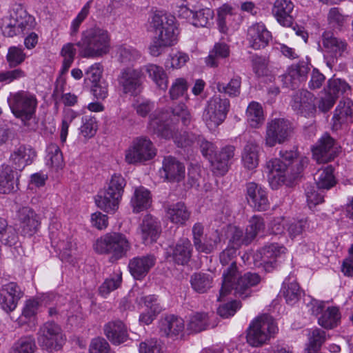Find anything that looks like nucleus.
Here are the masks:
<instances>
[{"label": "nucleus", "instance_id": "4c0bfd02", "mask_svg": "<svg viewBox=\"0 0 353 353\" xmlns=\"http://www.w3.org/2000/svg\"><path fill=\"white\" fill-rule=\"evenodd\" d=\"M163 168L168 180L180 181L185 176V166L173 157L164 159Z\"/></svg>", "mask_w": 353, "mask_h": 353}, {"label": "nucleus", "instance_id": "a18cd8bd", "mask_svg": "<svg viewBox=\"0 0 353 353\" xmlns=\"http://www.w3.org/2000/svg\"><path fill=\"white\" fill-rule=\"evenodd\" d=\"M325 90L327 91V93L337 99L342 95H348L351 92V87L343 79L332 78L328 81Z\"/></svg>", "mask_w": 353, "mask_h": 353}, {"label": "nucleus", "instance_id": "0e129e2a", "mask_svg": "<svg viewBox=\"0 0 353 353\" xmlns=\"http://www.w3.org/2000/svg\"><path fill=\"white\" fill-rule=\"evenodd\" d=\"M203 234V227L199 223H196L192 228V235L194 245L198 252H208L212 249V245L203 246L202 245V236Z\"/></svg>", "mask_w": 353, "mask_h": 353}, {"label": "nucleus", "instance_id": "603ef678", "mask_svg": "<svg viewBox=\"0 0 353 353\" xmlns=\"http://www.w3.org/2000/svg\"><path fill=\"white\" fill-rule=\"evenodd\" d=\"M64 83L57 82L53 91L52 97L55 101V104L61 101L66 106L74 105L77 102V97L70 92L63 94Z\"/></svg>", "mask_w": 353, "mask_h": 353}, {"label": "nucleus", "instance_id": "423d86ee", "mask_svg": "<svg viewBox=\"0 0 353 353\" xmlns=\"http://www.w3.org/2000/svg\"><path fill=\"white\" fill-rule=\"evenodd\" d=\"M35 25L34 19L20 5L14 8L10 16L2 19L1 28L3 34L13 37L31 31Z\"/></svg>", "mask_w": 353, "mask_h": 353}, {"label": "nucleus", "instance_id": "4d7b16f0", "mask_svg": "<svg viewBox=\"0 0 353 353\" xmlns=\"http://www.w3.org/2000/svg\"><path fill=\"white\" fill-rule=\"evenodd\" d=\"M26 55L21 48L11 46L8 50L6 61L10 68H16L26 59Z\"/></svg>", "mask_w": 353, "mask_h": 353}, {"label": "nucleus", "instance_id": "f3484780", "mask_svg": "<svg viewBox=\"0 0 353 353\" xmlns=\"http://www.w3.org/2000/svg\"><path fill=\"white\" fill-rule=\"evenodd\" d=\"M288 254V249L282 244L272 243L265 245L254 256L256 265H263L265 269L283 260Z\"/></svg>", "mask_w": 353, "mask_h": 353}, {"label": "nucleus", "instance_id": "774afa93", "mask_svg": "<svg viewBox=\"0 0 353 353\" xmlns=\"http://www.w3.org/2000/svg\"><path fill=\"white\" fill-rule=\"evenodd\" d=\"M90 353H114L110 349L109 343L103 338H95L92 340L90 347Z\"/></svg>", "mask_w": 353, "mask_h": 353}, {"label": "nucleus", "instance_id": "79ce46f5", "mask_svg": "<svg viewBox=\"0 0 353 353\" xmlns=\"http://www.w3.org/2000/svg\"><path fill=\"white\" fill-rule=\"evenodd\" d=\"M353 114V102L349 99L340 101L333 117L334 125L350 121Z\"/></svg>", "mask_w": 353, "mask_h": 353}, {"label": "nucleus", "instance_id": "4be33fe9", "mask_svg": "<svg viewBox=\"0 0 353 353\" xmlns=\"http://www.w3.org/2000/svg\"><path fill=\"white\" fill-rule=\"evenodd\" d=\"M21 232L23 236H31L35 234L40 226L39 215L29 207H23L17 211Z\"/></svg>", "mask_w": 353, "mask_h": 353}, {"label": "nucleus", "instance_id": "6e6552de", "mask_svg": "<svg viewBox=\"0 0 353 353\" xmlns=\"http://www.w3.org/2000/svg\"><path fill=\"white\" fill-rule=\"evenodd\" d=\"M278 330L274 319L268 314H263L256 318L250 323L247 334V341L253 347L261 346L274 337Z\"/></svg>", "mask_w": 353, "mask_h": 353}, {"label": "nucleus", "instance_id": "7c9ffc66", "mask_svg": "<svg viewBox=\"0 0 353 353\" xmlns=\"http://www.w3.org/2000/svg\"><path fill=\"white\" fill-rule=\"evenodd\" d=\"M234 146H226L223 148L219 155L216 156L215 159L211 161L212 170L215 174L223 175L228 172L231 163V159L234 154Z\"/></svg>", "mask_w": 353, "mask_h": 353}, {"label": "nucleus", "instance_id": "c756f323", "mask_svg": "<svg viewBox=\"0 0 353 353\" xmlns=\"http://www.w3.org/2000/svg\"><path fill=\"white\" fill-rule=\"evenodd\" d=\"M309 68L304 63L292 65L288 68L287 72L279 79L285 87H294L298 82L304 79L308 73Z\"/></svg>", "mask_w": 353, "mask_h": 353}, {"label": "nucleus", "instance_id": "69168bd1", "mask_svg": "<svg viewBox=\"0 0 353 353\" xmlns=\"http://www.w3.org/2000/svg\"><path fill=\"white\" fill-rule=\"evenodd\" d=\"M26 76V72L21 68L11 70L0 71V83L9 84Z\"/></svg>", "mask_w": 353, "mask_h": 353}, {"label": "nucleus", "instance_id": "a211bd4d", "mask_svg": "<svg viewBox=\"0 0 353 353\" xmlns=\"http://www.w3.org/2000/svg\"><path fill=\"white\" fill-rule=\"evenodd\" d=\"M272 39V34L261 22L252 24L248 28L247 41L248 46L254 50L265 48Z\"/></svg>", "mask_w": 353, "mask_h": 353}, {"label": "nucleus", "instance_id": "7ed1b4c3", "mask_svg": "<svg viewBox=\"0 0 353 353\" xmlns=\"http://www.w3.org/2000/svg\"><path fill=\"white\" fill-rule=\"evenodd\" d=\"M76 46L79 48V55L83 58L101 57L109 52L110 37L103 28H90L82 32Z\"/></svg>", "mask_w": 353, "mask_h": 353}, {"label": "nucleus", "instance_id": "052dcab7", "mask_svg": "<svg viewBox=\"0 0 353 353\" xmlns=\"http://www.w3.org/2000/svg\"><path fill=\"white\" fill-rule=\"evenodd\" d=\"M208 325V316L205 313H195L190 316L188 327L194 332L204 330Z\"/></svg>", "mask_w": 353, "mask_h": 353}, {"label": "nucleus", "instance_id": "6e6d98bb", "mask_svg": "<svg viewBox=\"0 0 353 353\" xmlns=\"http://www.w3.org/2000/svg\"><path fill=\"white\" fill-rule=\"evenodd\" d=\"M117 54L119 61L124 64H131L141 57L137 50L127 45L120 46L117 48Z\"/></svg>", "mask_w": 353, "mask_h": 353}, {"label": "nucleus", "instance_id": "72a5a7b5", "mask_svg": "<svg viewBox=\"0 0 353 353\" xmlns=\"http://www.w3.org/2000/svg\"><path fill=\"white\" fill-rule=\"evenodd\" d=\"M17 188V179L15 172L9 165L3 164L0 167V193L9 194Z\"/></svg>", "mask_w": 353, "mask_h": 353}, {"label": "nucleus", "instance_id": "6ab92c4d", "mask_svg": "<svg viewBox=\"0 0 353 353\" xmlns=\"http://www.w3.org/2000/svg\"><path fill=\"white\" fill-rule=\"evenodd\" d=\"M23 296L20 287L14 282L3 285L0 288V307L7 313L15 310Z\"/></svg>", "mask_w": 353, "mask_h": 353}, {"label": "nucleus", "instance_id": "c85d7f7f", "mask_svg": "<svg viewBox=\"0 0 353 353\" xmlns=\"http://www.w3.org/2000/svg\"><path fill=\"white\" fill-rule=\"evenodd\" d=\"M154 264L152 255L134 257L130 260L128 268L132 276L137 280H141L149 272Z\"/></svg>", "mask_w": 353, "mask_h": 353}, {"label": "nucleus", "instance_id": "5701e85b", "mask_svg": "<svg viewBox=\"0 0 353 353\" xmlns=\"http://www.w3.org/2000/svg\"><path fill=\"white\" fill-rule=\"evenodd\" d=\"M334 139L327 134H323L312 151L314 159L318 163H327L333 159L336 154Z\"/></svg>", "mask_w": 353, "mask_h": 353}, {"label": "nucleus", "instance_id": "13d9d810", "mask_svg": "<svg viewBox=\"0 0 353 353\" xmlns=\"http://www.w3.org/2000/svg\"><path fill=\"white\" fill-rule=\"evenodd\" d=\"M241 79L239 77H233L228 84L219 82L216 88L219 92L236 97L240 94Z\"/></svg>", "mask_w": 353, "mask_h": 353}, {"label": "nucleus", "instance_id": "e433bc0d", "mask_svg": "<svg viewBox=\"0 0 353 353\" xmlns=\"http://www.w3.org/2000/svg\"><path fill=\"white\" fill-rule=\"evenodd\" d=\"M230 46L223 42L216 43L210 50L208 55L205 58V63L208 67L216 68L219 66V60L226 59L230 56Z\"/></svg>", "mask_w": 353, "mask_h": 353}, {"label": "nucleus", "instance_id": "f704fd0d", "mask_svg": "<svg viewBox=\"0 0 353 353\" xmlns=\"http://www.w3.org/2000/svg\"><path fill=\"white\" fill-rule=\"evenodd\" d=\"M286 303L293 305L299 300L301 296V291L296 283V278L290 274L283 281L281 289Z\"/></svg>", "mask_w": 353, "mask_h": 353}, {"label": "nucleus", "instance_id": "680f3d73", "mask_svg": "<svg viewBox=\"0 0 353 353\" xmlns=\"http://www.w3.org/2000/svg\"><path fill=\"white\" fill-rule=\"evenodd\" d=\"M122 281L121 273H117L108 278L99 288V292L103 296L108 294L110 292L117 289Z\"/></svg>", "mask_w": 353, "mask_h": 353}, {"label": "nucleus", "instance_id": "cd10ccee", "mask_svg": "<svg viewBox=\"0 0 353 353\" xmlns=\"http://www.w3.org/2000/svg\"><path fill=\"white\" fill-rule=\"evenodd\" d=\"M35 157L36 152L32 148L20 145L11 152L9 161L15 170L21 171L26 166L33 162Z\"/></svg>", "mask_w": 353, "mask_h": 353}, {"label": "nucleus", "instance_id": "f8f14e48", "mask_svg": "<svg viewBox=\"0 0 353 353\" xmlns=\"http://www.w3.org/2000/svg\"><path fill=\"white\" fill-rule=\"evenodd\" d=\"M292 127V123L283 118H275L270 120L265 127L264 143L265 146L272 148L276 144H283L288 141Z\"/></svg>", "mask_w": 353, "mask_h": 353}, {"label": "nucleus", "instance_id": "e2e57ef3", "mask_svg": "<svg viewBox=\"0 0 353 353\" xmlns=\"http://www.w3.org/2000/svg\"><path fill=\"white\" fill-rule=\"evenodd\" d=\"M329 24L334 28L342 27L348 20V16L343 14L338 8H332L327 14Z\"/></svg>", "mask_w": 353, "mask_h": 353}, {"label": "nucleus", "instance_id": "37998d69", "mask_svg": "<svg viewBox=\"0 0 353 353\" xmlns=\"http://www.w3.org/2000/svg\"><path fill=\"white\" fill-rule=\"evenodd\" d=\"M315 180L319 189H330L336 183L334 168L332 166H327L319 170L316 174Z\"/></svg>", "mask_w": 353, "mask_h": 353}, {"label": "nucleus", "instance_id": "58836bf2", "mask_svg": "<svg viewBox=\"0 0 353 353\" xmlns=\"http://www.w3.org/2000/svg\"><path fill=\"white\" fill-rule=\"evenodd\" d=\"M192 245L187 238L180 239L173 250V259L181 265L186 264L192 255Z\"/></svg>", "mask_w": 353, "mask_h": 353}, {"label": "nucleus", "instance_id": "393cba45", "mask_svg": "<svg viewBox=\"0 0 353 353\" xmlns=\"http://www.w3.org/2000/svg\"><path fill=\"white\" fill-rule=\"evenodd\" d=\"M216 12L217 28L220 32L225 34L230 28H234L237 25L236 19L238 15L230 4H222L216 9Z\"/></svg>", "mask_w": 353, "mask_h": 353}, {"label": "nucleus", "instance_id": "bf43d9fd", "mask_svg": "<svg viewBox=\"0 0 353 353\" xmlns=\"http://www.w3.org/2000/svg\"><path fill=\"white\" fill-rule=\"evenodd\" d=\"M96 118L90 115H85L82 117V125L80 132L85 138H91L94 136L97 130Z\"/></svg>", "mask_w": 353, "mask_h": 353}, {"label": "nucleus", "instance_id": "864d4df0", "mask_svg": "<svg viewBox=\"0 0 353 353\" xmlns=\"http://www.w3.org/2000/svg\"><path fill=\"white\" fill-rule=\"evenodd\" d=\"M188 85L185 78L179 77L175 79L172 83L170 88V96L172 100H177L181 98L188 99Z\"/></svg>", "mask_w": 353, "mask_h": 353}, {"label": "nucleus", "instance_id": "bb28decb", "mask_svg": "<svg viewBox=\"0 0 353 353\" xmlns=\"http://www.w3.org/2000/svg\"><path fill=\"white\" fill-rule=\"evenodd\" d=\"M104 334L114 345H120L127 341L128 334L125 325L120 320H114L105 324Z\"/></svg>", "mask_w": 353, "mask_h": 353}, {"label": "nucleus", "instance_id": "de8ad7c7", "mask_svg": "<svg viewBox=\"0 0 353 353\" xmlns=\"http://www.w3.org/2000/svg\"><path fill=\"white\" fill-rule=\"evenodd\" d=\"M214 12L210 8H203L194 11L192 25L196 27L210 28L214 22Z\"/></svg>", "mask_w": 353, "mask_h": 353}, {"label": "nucleus", "instance_id": "8fccbe9b", "mask_svg": "<svg viewBox=\"0 0 353 353\" xmlns=\"http://www.w3.org/2000/svg\"><path fill=\"white\" fill-rule=\"evenodd\" d=\"M264 228V223L262 219L259 216H253L249 222V225L246 228L245 234L242 232V240L245 244H248L256 234Z\"/></svg>", "mask_w": 353, "mask_h": 353}, {"label": "nucleus", "instance_id": "9b49d317", "mask_svg": "<svg viewBox=\"0 0 353 353\" xmlns=\"http://www.w3.org/2000/svg\"><path fill=\"white\" fill-rule=\"evenodd\" d=\"M39 345L49 352L61 350L65 339L61 327L52 321L43 324L37 333Z\"/></svg>", "mask_w": 353, "mask_h": 353}, {"label": "nucleus", "instance_id": "c03bdc74", "mask_svg": "<svg viewBox=\"0 0 353 353\" xmlns=\"http://www.w3.org/2000/svg\"><path fill=\"white\" fill-rule=\"evenodd\" d=\"M167 216L174 223L183 225L190 217V212L183 203L170 205L167 210Z\"/></svg>", "mask_w": 353, "mask_h": 353}, {"label": "nucleus", "instance_id": "b1692460", "mask_svg": "<svg viewBox=\"0 0 353 353\" xmlns=\"http://www.w3.org/2000/svg\"><path fill=\"white\" fill-rule=\"evenodd\" d=\"M246 199L249 205L256 210H265L269 205L268 192L261 185L250 182L246 186Z\"/></svg>", "mask_w": 353, "mask_h": 353}, {"label": "nucleus", "instance_id": "2eb2a0df", "mask_svg": "<svg viewBox=\"0 0 353 353\" xmlns=\"http://www.w3.org/2000/svg\"><path fill=\"white\" fill-rule=\"evenodd\" d=\"M153 143L146 137L134 139L125 150V161L128 164H137L149 161L153 157Z\"/></svg>", "mask_w": 353, "mask_h": 353}, {"label": "nucleus", "instance_id": "39448f33", "mask_svg": "<svg viewBox=\"0 0 353 353\" xmlns=\"http://www.w3.org/2000/svg\"><path fill=\"white\" fill-rule=\"evenodd\" d=\"M126 185L125 179L120 174H114L108 188L101 190L95 198L97 205L107 212H115L119 205Z\"/></svg>", "mask_w": 353, "mask_h": 353}, {"label": "nucleus", "instance_id": "aec40b11", "mask_svg": "<svg viewBox=\"0 0 353 353\" xmlns=\"http://www.w3.org/2000/svg\"><path fill=\"white\" fill-rule=\"evenodd\" d=\"M140 78L141 72L137 70L130 68L123 70L118 77L123 92L131 96L138 95L142 89Z\"/></svg>", "mask_w": 353, "mask_h": 353}, {"label": "nucleus", "instance_id": "a19ab883", "mask_svg": "<svg viewBox=\"0 0 353 353\" xmlns=\"http://www.w3.org/2000/svg\"><path fill=\"white\" fill-rule=\"evenodd\" d=\"M241 161L243 167L253 170L259 165V147L255 143H248L242 152Z\"/></svg>", "mask_w": 353, "mask_h": 353}, {"label": "nucleus", "instance_id": "338daca9", "mask_svg": "<svg viewBox=\"0 0 353 353\" xmlns=\"http://www.w3.org/2000/svg\"><path fill=\"white\" fill-rule=\"evenodd\" d=\"M48 158L50 161L51 165L55 168H59L63 162L61 151L56 144H50L48 147Z\"/></svg>", "mask_w": 353, "mask_h": 353}, {"label": "nucleus", "instance_id": "a878e982", "mask_svg": "<svg viewBox=\"0 0 353 353\" xmlns=\"http://www.w3.org/2000/svg\"><path fill=\"white\" fill-rule=\"evenodd\" d=\"M294 4L290 0H276L272 8V14L283 27H290L293 23L292 12Z\"/></svg>", "mask_w": 353, "mask_h": 353}, {"label": "nucleus", "instance_id": "473e14b6", "mask_svg": "<svg viewBox=\"0 0 353 353\" xmlns=\"http://www.w3.org/2000/svg\"><path fill=\"white\" fill-rule=\"evenodd\" d=\"M152 203L150 192L143 186L137 188L130 200L133 212L139 213L148 209Z\"/></svg>", "mask_w": 353, "mask_h": 353}, {"label": "nucleus", "instance_id": "4468645a", "mask_svg": "<svg viewBox=\"0 0 353 353\" xmlns=\"http://www.w3.org/2000/svg\"><path fill=\"white\" fill-rule=\"evenodd\" d=\"M309 312L318 316V323L325 329L336 327L341 321V313L337 307L326 306L323 301L312 300L307 305Z\"/></svg>", "mask_w": 353, "mask_h": 353}, {"label": "nucleus", "instance_id": "09e8293b", "mask_svg": "<svg viewBox=\"0 0 353 353\" xmlns=\"http://www.w3.org/2000/svg\"><path fill=\"white\" fill-rule=\"evenodd\" d=\"M37 349L33 336H26L18 339L12 346L10 353H34Z\"/></svg>", "mask_w": 353, "mask_h": 353}, {"label": "nucleus", "instance_id": "20e7f679", "mask_svg": "<svg viewBox=\"0 0 353 353\" xmlns=\"http://www.w3.org/2000/svg\"><path fill=\"white\" fill-rule=\"evenodd\" d=\"M175 17L163 11L156 12V57L165 53L178 42Z\"/></svg>", "mask_w": 353, "mask_h": 353}, {"label": "nucleus", "instance_id": "49530a36", "mask_svg": "<svg viewBox=\"0 0 353 353\" xmlns=\"http://www.w3.org/2000/svg\"><path fill=\"white\" fill-rule=\"evenodd\" d=\"M190 60L189 55L181 50L172 49L166 59L164 65L167 68L180 69Z\"/></svg>", "mask_w": 353, "mask_h": 353}, {"label": "nucleus", "instance_id": "3c124183", "mask_svg": "<svg viewBox=\"0 0 353 353\" xmlns=\"http://www.w3.org/2000/svg\"><path fill=\"white\" fill-rule=\"evenodd\" d=\"M212 277L209 274L195 273L191 276L190 283L193 290L204 293L212 286Z\"/></svg>", "mask_w": 353, "mask_h": 353}, {"label": "nucleus", "instance_id": "ddd939ff", "mask_svg": "<svg viewBox=\"0 0 353 353\" xmlns=\"http://www.w3.org/2000/svg\"><path fill=\"white\" fill-rule=\"evenodd\" d=\"M230 107L229 100L220 96H213L208 102L203 119L210 130H213L223 122Z\"/></svg>", "mask_w": 353, "mask_h": 353}, {"label": "nucleus", "instance_id": "c9c22d12", "mask_svg": "<svg viewBox=\"0 0 353 353\" xmlns=\"http://www.w3.org/2000/svg\"><path fill=\"white\" fill-rule=\"evenodd\" d=\"M159 331L165 336L178 335L184 330L183 319L174 316H168L160 320Z\"/></svg>", "mask_w": 353, "mask_h": 353}, {"label": "nucleus", "instance_id": "412c9836", "mask_svg": "<svg viewBox=\"0 0 353 353\" xmlns=\"http://www.w3.org/2000/svg\"><path fill=\"white\" fill-rule=\"evenodd\" d=\"M291 105L297 114L305 117H313L316 112L314 95L307 90H299L293 96Z\"/></svg>", "mask_w": 353, "mask_h": 353}, {"label": "nucleus", "instance_id": "f257e3e1", "mask_svg": "<svg viewBox=\"0 0 353 353\" xmlns=\"http://www.w3.org/2000/svg\"><path fill=\"white\" fill-rule=\"evenodd\" d=\"M227 234L229 238L228 248L220 255V261L223 265H228L223 273V282L218 301H223L229 294H234L242 299L251 294L250 288L260 282V277L255 273L247 272L239 277L236 261V251L242 245V230L235 226L230 225Z\"/></svg>", "mask_w": 353, "mask_h": 353}, {"label": "nucleus", "instance_id": "9d476101", "mask_svg": "<svg viewBox=\"0 0 353 353\" xmlns=\"http://www.w3.org/2000/svg\"><path fill=\"white\" fill-rule=\"evenodd\" d=\"M160 135L165 139H173L175 143L181 148H185L196 142L201 148V152L203 156L211 159L215 151L214 145L203 137H196L192 133L184 132L183 133L175 132V127L165 126L162 129H159Z\"/></svg>", "mask_w": 353, "mask_h": 353}, {"label": "nucleus", "instance_id": "f03ea898", "mask_svg": "<svg viewBox=\"0 0 353 353\" xmlns=\"http://www.w3.org/2000/svg\"><path fill=\"white\" fill-rule=\"evenodd\" d=\"M280 157L267 162L268 179L272 189H276L288 178L295 179L308 163L307 157H299L294 150L281 151Z\"/></svg>", "mask_w": 353, "mask_h": 353}, {"label": "nucleus", "instance_id": "0eeeda50", "mask_svg": "<svg viewBox=\"0 0 353 353\" xmlns=\"http://www.w3.org/2000/svg\"><path fill=\"white\" fill-rule=\"evenodd\" d=\"M8 103L13 114L28 125V122L34 117L37 107L35 94L25 90L10 93Z\"/></svg>", "mask_w": 353, "mask_h": 353}, {"label": "nucleus", "instance_id": "ea45409f", "mask_svg": "<svg viewBox=\"0 0 353 353\" xmlns=\"http://www.w3.org/2000/svg\"><path fill=\"white\" fill-rule=\"evenodd\" d=\"M143 243L152 244L154 240V218L150 214L145 215L138 228Z\"/></svg>", "mask_w": 353, "mask_h": 353}, {"label": "nucleus", "instance_id": "2f4dec72", "mask_svg": "<svg viewBox=\"0 0 353 353\" xmlns=\"http://www.w3.org/2000/svg\"><path fill=\"white\" fill-rule=\"evenodd\" d=\"M245 120L249 127L255 129L261 128L265 120L262 105L256 101L250 102L245 111Z\"/></svg>", "mask_w": 353, "mask_h": 353}, {"label": "nucleus", "instance_id": "dca6fc26", "mask_svg": "<svg viewBox=\"0 0 353 353\" xmlns=\"http://www.w3.org/2000/svg\"><path fill=\"white\" fill-rule=\"evenodd\" d=\"M323 52L329 68L336 63L338 59L347 53V43L345 41L325 32L322 35Z\"/></svg>", "mask_w": 353, "mask_h": 353}, {"label": "nucleus", "instance_id": "5fc2aeb1", "mask_svg": "<svg viewBox=\"0 0 353 353\" xmlns=\"http://www.w3.org/2000/svg\"><path fill=\"white\" fill-rule=\"evenodd\" d=\"M309 226L307 219H296L288 218L286 232L291 239L300 236Z\"/></svg>", "mask_w": 353, "mask_h": 353}, {"label": "nucleus", "instance_id": "1a4fd4ad", "mask_svg": "<svg viewBox=\"0 0 353 353\" xmlns=\"http://www.w3.org/2000/svg\"><path fill=\"white\" fill-rule=\"evenodd\" d=\"M94 249L99 254H111L110 261L114 262L126 255L130 243L121 233H109L96 241Z\"/></svg>", "mask_w": 353, "mask_h": 353}]
</instances>
